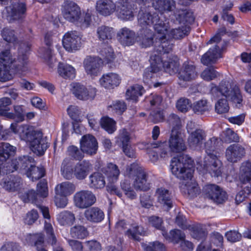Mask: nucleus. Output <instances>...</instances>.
<instances>
[{"instance_id":"nucleus-1","label":"nucleus","mask_w":251,"mask_h":251,"mask_svg":"<svg viewBox=\"0 0 251 251\" xmlns=\"http://www.w3.org/2000/svg\"><path fill=\"white\" fill-rule=\"evenodd\" d=\"M172 173L178 178L187 181L181 185V191L190 198H193L200 192L197 184L191 181L194 173V162L187 155H180L172 158L171 162Z\"/></svg>"},{"instance_id":"nucleus-2","label":"nucleus","mask_w":251,"mask_h":251,"mask_svg":"<svg viewBox=\"0 0 251 251\" xmlns=\"http://www.w3.org/2000/svg\"><path fill=\"white\" fill-rule=\"evenodd\" d=\"M210 92L214 97L225 96L237 107L239 108L242 105L243 98L240 90L238 86L232 81L223 80L218 86L211 84Z\"/></svg>"},{"instance_id":"nucleus-3","label":"nucleus","mask_w":251,"mask_h":251,"mask_svg":"<svg viewBox=\"0 0 251 251\" xmlns=\"http://www.w3.org/2000/svg\"><path fill=\"white\" fill-rule=\"evenodd\" d=\"M126 174L133 180L132 185L137 191H147L150 189L148 174L140 164L133 163L128 166L126 169Z\"/></svg>"},{"instance_id":"nucleus-4","label":"nucleus","mask_w":251,"mask_h":251,"mask_svg":"<svg viewBox=\"0 0 251 251\" xmlns=\"http://www.w3.org/2000/svg\"><path fill=\"white\" fill-rule=\"evenodd\" d=\"M138 24L144 27L146 26L153 25L157 33H164L169 28V23L163 21L156 13L141 9L138 14Z\"/></svg>"},{"instance_id":"nucleus-5","label":"nucleus","mask_w":251,"mask_h":251,"mask_svg":"<svg viewBox=\"0 0 251 251\" xmlns=\"http://www.w3.org/2000/svg\"><path fill=\"white\" fill-rule=\"evenodd\" d=\"M21 136L24 140L29 143L31 150L37 155H43L49 147L46 137H43V133L40 131L26 129Z\"/></svg>"},{"instance_id":"nucleus-6","label":"nucleus","mask_w":251,"mask_h":251,"mask_svg":"<svg viewBox=\"0 0 251 251\" xmlns=\"http://www.w3.org/2000/svg\"><path fill=\"white\" fill-rule=\"evenodd\" d=\"M239 179L243 184V189L239 191L236 196V203H240L243 201L251 193V163L246 162L242 163L239 173Z\"/></svg>"},{"instance_id":"nucleus-7","label":"nucleus","mask_w":251,"mask_h":251,"mask_svg":"<svg viewBox=\"0 0 251 251\" xmlns=\"http://www.w3.org/2000/svg\"><path fill=\"white\" fill-rule=\"evenodd\" d=\"M221 42V33H218L207 42V44L213 45L202 55L201 62L203 64L208 65L215 63L221 57V50L224 49L225 46Z\"/></svg>"},{"instance_id":"nucleus-8","label":"nucleus","mask_w":251,"mask_h":251,"mask_svg":"<svg viewBox=\"0 0 251 251\" xmlns=\"http://www.w3.org/2000/svg\"><path fill=\"white\" fill-rule=\"evenodd\" d=\"M37 191L31 190L25 193L21 196L25 202L31 201L36 202L40 198H44L48 195V189L46 180H41L37 185Z\"/></svg>"},{"instance_id":"nucleus-9","label":"nucleus","mask_w":251,"mask_h":251,"mask_svg":"<svg viewBox=\"0 0 251 251\" xmlns=\"http://www.w3.org/2000/svg\"><path fill=\"white\" fill-rule=\"evenodd\" d=\"M168 29L164 33H157L155 37V44L154 51L151 54L155 53L159 55L162 59L161 55L169 53L172 50L174 46L173 39H167L166 34Z\"/></svg>"},{"instance_id":"nucleus-10","label":"nucleus","mask_w":251,"mask_h":251,"mask_svg":"<svg viewBox=\"0 0 251 251\" xmlns=\"http://www.w3.org/2000/svg\"><path fill=\"white\" fill-rule=\"evenodd\" d=\"M203 192L205 198L216 203H222L227 198L226 193L216 184H210L205 185L203 187Z\"/></svg>"},{"instance_id":"nucleus-11","label":"nucleus","mask_w":251,"mask_h":251,"mask_svg":"<svg viewBox=\"0 0 251 251\" xmlns=\"http://www.w3.org/2000/svg\"><path fill=\"white\" fill-rule=\"evenodd\" d=\"M73 199L75 206L80 209L87 208L93 205L96 201L95 195L89 190L77 192Z\"/></svg>"},{"instance_id":"nucleus-12","label":"nucleus","mask_w":251,"mask_h":251,"mask_svg":"<svg viewBox=\"0 0 251 251\" xmlns=\"http://www.w3.org/2000/svg\"><path fill=\"white\" fill-rule=\"evenodd\" d=\"M102 64V59L95 56H87L83 62L85 72L91 76H96L100 74Z\"/></svg>"},{"instance_id":"nucleus-13","label":"nucleus","mask_w":251,"mask_h":251,"mask_svg":"<svg viewBox=\"0 0 251 251\" xmlns=\"http://www.w3.org/2000/svg\"><path fill=\"white\" fill-rule=\"evenodd\" d=\"M64 48L68 51L73 52L79 50L81 47V38L76 31L66 33L63 38Z\"/></svg>"},{"instance_id":"nucleus-14","label":"nucleus","mask_w":251,"mask_h":251,"mask_svg":"<svg viewBox=\"0 0 251 251\" xmlns=\"http://www.w3.org/2000/svg\"><path fill=\"white\" fill-rule=\"evenodd\" d=\"M73 94L75 97L82 100H92L96 95V89L93 88H87L79 83H73L72 84Z\"/></svg>"},{"instance_id":"nucleus-15","label":"nucleus","mask_w":251,"mask_h":251,"mask_svg":"<svg viewBox=\"0 0 251 251\" xmlns=\"http://www.w3.org/2000/svg\"><path fill=\"white\" fill-rule=\"evenodd\" d=\"M206 132L201 128H196L191 132L188 138L189 147L194 150H200L205 140Z\"/></svg>"},{"instance_id":"nucleus-16","label":"nucleus","mask_w":251,"mask_h":251,"mask_svg":"<svg viewBox=\"0 0 251 251\" xmlns=\"http://www.w3.org/2000/svg\"><path fill=\"white\" fill-rule=\"evenodd\" d=\"M168 144L170 151L173 152H181L186 149L182 135L178 130H174L172 131Z\"/></svg>"},{"instance_id":"nucleus-17","label":"nucleus","mask_w":251,"mask_h":251,"mask_svg":"<svg viewBox=\"0 0 251 251\" xmlns=\"http://www.w3.org/2000/svg\"><path fill=\"white\" fill-rule=\"evenodd\" d=\"M0 184L5 190L9 192H16L21 189L23 182L19 176L10 175L4 177Z\"/></svg>"},{"instance_id":"nucleus-18","label":"nucleus","mask_w":251,"mask_h":251,"mask_svg":"<svg viewBox=\"0 0 251 251\" xmlns=\"http://www.w3.org/2000/svg\"><path fill=\"white\" fill-rule=\"evenodd\" d=\"M81 151L89 155L96 153L98 148V144L96 138L91 134L83 136L80 141Z\"/></svg>"},{"instance_id":"nucleus-19","label":"nucleus","mask_w":251,"mask_h":251,"mask_svg":"<svg viewBox=\"0 0 251 251\" xmlns=\"http://www.w3.org/2000/svg\"><path fill=\"white\" fill-rule=\"evenodd\" d=\"M6 17L10 22L23 18L26 11L25 5L23 2H15L6 7Z\"/></svg>"},{"instance_id":"nucleus-20","label":"nucleus","mask_w":251,"mask_h":251,"mask_svg":"<svg viewBox=\"0 0 251 251\" xmlns=\"http://www.w3.org/2000/svg\"><path fill=\"white\" fill-rule=\"evenodd\" d=\"M115 4L121 19L124 20L133 19L134 15L130 0H118Z\"/></svg>"},{"instance_id":"nucleus-21","label":"nucleus","mask_w":251,"mask_h":251,"mask_svg":"<svg viewBox=\"0 0 251 251\" xmlns=\"http://www.w3.org/2000/svg\"><path fill=\"white\" fill-rule=\"evenodd\" d=\"M197 75L195 66L189 62H185L178 73L179 80L185 82L195 79Z\"/></svg>"},{"instance_id":"nucleus-22","label":"nucleus","mask_w":251,"mask_h":251,"mask_svg":"<svg viewBox=\"0 0 251 251\" xmlns=\"http://www.w3.org/2000/svg\"><path fill=\"white\" fill-rule=\"evenodd\" d=\"M154 33L147 27H143L137 33L136 42L142 48H149L153 45Z\"/></svg>"},{"instance_id":"nucleus-23","label":"nucleus","mask_w":251,"mask_h":251,"mask_svg":"<svg viewBox=\"0 0 251 251\" xmlns=\"http://www.w3.org/2000/svg\"><path fill=\"white\" fill-rule=\"evenodd\" d=\"M117 38L122 45L125 46H129L133 45L136 42L137 35L134 31L125 27L118 31Z\"/></svg>"},{"instance_id":"nucleus-24","label":"nucleus","mask_w":251,"mask_h":251,"mask_svg":"<svg viewBox=\"0 0 251 251\" xmlns=\"http://www.w3.org/2000/svg\"><path fill=\"white\" fill-rule=\"evenodd\" d=\"M245 154L244 148L237 144L231 145L227 148L226 156L228 161L234 163L240 160Z\"/></svg>"},{"instance_id":"nucleus-25","label":"nucleus","mask_w":251,"mask_h":251,"mask_svg":"<svg viewBox=\"0 0 251 251\" xmlns=\"http://www.w3.org/2000/svg\"><path fill=\"white\" fill-rule=\"evenodd\" d=\"M155 197L157 201L165 207L167 210L173 207V197L168 189L164 187L156 189Z\"/></svg>"},{"instance_id":"nucleus-26","label":"nucleus","mask_w":251,"mask_h":251,"mask_svg":"<svg viewBox=\"0 0 251 251\" xmlns=\"http://www.w3.org/2000/svg\"><path fill=\"white\" fill-rule=\"evenodd\" d=\"M62 13L66 20L72 23L76 22L81 15L79 7L73 2H70L64 6Z\"/></svg>"},{"instance_id":"nucleus-27","label":"nucleus","mask_w":251,"mask_h":251,"mask_svg":"<svg viewBox=\"0 0 251 251\" xmlns=\"http://www.w3.org/2000/svg\"><path fill=\"white\" fill-rule=\"evenodd\" d=\"M150 67L147 68L144 73V78L147 80L153 77L154 73L158 72L162 67V59L159 55L154 53L150 57Z\"/></svg>"},{"instance_id":"nucleus-28","label":"nucleus","mask_w":251,"mask_h":251,"mask_svg":"<svg viewBox=\"0 0 251 251\" xmlns=\"http://www.w3.org/2000/svg\"><path fill=\"white\" fill-rule=\"evenodd\" d=\"M96 8L100 14L107 16L114 12L116 4L112 0H97Z\"/></svg>"},{"instance_id":"nucleus-29","label":"nucleus","mask_w":251,"mask_h":251,"mask_svg":"<svg viewBox=\"0 0 251 251\" xmlns=\"http://www.w3.org/2000/svg\"><path fill=\"white\" fill-rule=\"evenodd\" d=\"M100 82L105 88L113 89L119 85L120 78L117 74L110 73L104 74L100 79Z\"/></svg>"},{"instance_id":"nucleus-30","label":"nucleus","mask_w":251,"mask_h":251,"mask_svg":"<svg viewBox=\"0 0 251 251\" xmlns=\"http://www.w3.org/2000/svg\"><path fill=\"white\" fill-rule=\"evenodd\" d=\"M101 172L107 177L108 184L117 181L120 173L118 167L113 163L108 164L101 169Z\"/></svg>"},{"instance_id":"nucleus-31","label":"nucleus","mask_w":251,"mask_h":251,"mask_svg":"<svg viewBox=\"0 0 251 251\" xmlns=\"http://www.w3.org/2000/svg\"><path fill=\"white\" fill-rule=\"evenodd\" d=\"M91 165L88 161L77 163L74 168V175L76 179L82 180L88 175Z\"/></svg>"},{"instance_id":"nucleus-32","label":"nucleus","mask_w":251,"mask_h":251,"mask_svg":"<svg viewBox=\"0 0 251 251\" xmlns=\"http://www.w3.org/2000/svg\"><path fill=\"white\" fill-rule=\"evenodd\" d=\"M86 219L93 223H99L104 219L103 211L97 207H93L86 210L84 212Z\"/></svg>"},{"instance_id":"nucleus-33","label":"nucleus","mask_w":251,"mask_h":251,"mask_svg":"<svg viewBox=\"0 0 251 251\" xmlns=\"http://www.w3.org/2000/svg\"><path fill=\"white\" fill-rule=\"evenodd\" d=\"M152 6L161 13L171 11L175 8L174 0H152Z\"/></svg>"},{"instance_id":"nucleus-34","label":"nucleus","mask_w":251,"mask_h":251,"mask_svg":"<svg viewBox=\"0 0 251 251\" xmlns=\"http://www.w3.org/2000/svg\"><path fill=\"white\" fill-rule=\"evenodd\" d=\"M16 148L8 143H0V161H6L16 153Z\"/></svg>"},{"instance_id":"nucleus-35","label":"nucleus","mask_w":251,"mask_h":251,"mask_svg":"<svg viewBox=\"0 0 251 251\" xmlns=\"http://www.w3.org/2000/svg\"><path fill=\"white\" fill-rule=\"evenodd\" d=\"M114 33L112 27L104 25L99 26L97 29V33L99 39L104 42L105 41L107 44L114 36Z\"/></svg>"},{"instance_id":"nucleus-36","label":"nucleus","mask_w":251,"mask_h":251,"mask_svg":"<svg viewBox=\"0 0 251 251\" xmlns=\"http://www.w3.org/2000/svg\"><path fill=\"white\" fill-rule=\"evenodd\" d=\"M12 164L14 165L15 170L20 168L26 171L28 168H31V165H34L35 163L32 157L27 155H24L19 157L17 160L13 161Z\"/></svg>"},{"instance_id":"nucleus-37","label":"nucleus","mask_w":251,"mask_h":251,"mask_svg":"<svg viewBox=\"0 0 251 251\" xmlns=\"http://www.w3.org/2000/svg\"><path fill=\"white\" fill-rule=\"evenodd\" d=\"M75 190V185L68 181L63 182L55 187L56 194L66 197L73 194Z\"/></svg>"},{"instance_id":"nucleus-38","label":"nucleus","mask_w":251,"mask_h":251,"mask_svg":"<svg viewBox=\"0 0 251 251\" xmlns=\"http://www.w3.org/2000/svg\"><path fill=\"white\" fill-rule=\"evenodd\" d=\"M58 72L60 76L66 79H73L75 76V68L67 64L60 62L58 67Z\"/></svg>"},{"instance_id":"nucleus-39","label":"nucleus","mask_w":251,"mask_h":251,"mask_svg":"<svg viewBox=\"0 0 251 251\" xmlns=\"http://www.w3.org/2000/svg\"><path fill=\"white\" fill-rule=\"evenodd\" d=\"M216 164V170L215 171L217 173H219L218 169L222 167V162L218 158L216 154L207 155L204 158L203 168L206 171L208 169L211 170V167L214 166Z\"/></svg>"},{"instance_id":"nucleus-40","label":"nucleus","mask_w":251,"mask_h":251,"mask_svg":"<svg viewBox=\"0 0 251 251\" xmlns=\"http://www.w3.org/2000/svg\"><path fill=\"white\" fill-rule=\"evenodd\" d=\"M148 221L150 226L160 230L164 237H167V232L163 226V220L161 218L156 216H151L148 218Z\"/></svg>"},{"instance_id":"nucleus-41","label":"nucleus","mask_w":251,"mask_h":251,"mask_svg":"<svg viewBox=\"0 0 251 251\" xmlns=\"http://www.w3.org/2000/svg\"><path fill=\"white\" fill-rule=\"evenodd\" d=\"M26 240L31 243L34 244L36 248V251H48L44 247V238L42 233H36L33 235H29Z\"/></svg>"},{"instance_id":"nucleus-42","label":"nucleus","mask_w":251,"mask_h":251,"mask_svg":"<svg viewBox=\"0 0 251 251\" xmlns=\"http://www.w3.org/2000/svg\"><path fill=\"white\" fill-rule=\"evenodd\" d=\"M188 229L191 231L192 237L197 240L204 239L207 234L205 226L201 224L193 225Z\"/></svg>"},{"instance_id":"nucleus-43","label":"nucleus","mask_w":251,"mask_h":251,"mask_svg":"<svg viewBox=\"0 0 251 251\" xmlns=\"http://www.w3.org/2000/svg\"><path fill=\"white\" fill-rule=\"evenodd\" d=\"M90 180V187L91 188L101 189L105 185L106 182L103 175L100 173L96 172L89 176Z\"/></svg>"},{"instance_id":"nucleus-44","label":"nucleus","mask_w":251,"mask_h":251,"mask_svg":"<svg viewBox=\"0 0 251 251\" xmlns=\"http://www.w3.org/2000/svg\"><path fill=\"white\" fill-rule=\"evenodd\" d=\"M58 223L62 226H71L75 221V215L71 212L64 211L57 216Z\"/></svg>"},{"instance_id":"nucleus-45","label":"nucleus","mask_w":251,"mask_h":251,"mask_svg":"<svg viewBox=\"0 0 251 251\" xmlns=\"http://www.w3.org/2000/svg\"><path fill=\"white\" fill-rule=\"evenodd\" d=\"M101 128L109 134H112L116 130V123L112 119L108 117H103L100 121Z\"/></svg>"},{"instance_id":"nucleus-46","label":"nucleus","mask_w":251,"mask_h":251,"mask_svg":"<svg viewBox=\"0 0 251 251\" xmlns=\"http://www.w3.org/2000/svg\"><path fill=\"white\" fill-rule=\"evenodd\" d=\"M41 57L43 58L49 67L52 69L55 66L56 61L53 57L51 47L42 48L40 50Z\"/></svg>"},{"instance_id":"nucleus-47","label":"nucleus","mask_w":251,"mask_h":251,"mask_svg":"<svg viewBox=\"0 0 251 251\" xmlns=\"http://www.w3.org/2000/svg\"><path fill=\"white\" fill-rule=\"evenodd\" d=\"M45 169L43 167L35 166V165H31V168L26 170V175L28 177L31 178L32 181L37 180L45 175Z\"/></svg>"},{"instance_id":"nucleus-48","label":"nucleus","mask_w":251,"mask_h":251,"mask_svg":"<svg viewBox=\"0 0 251 251\" xmlns=\"http://www.w3.org/2000/svg\"><path fill=\"white\" fill-rule=\"evenodd\" d=\"M11 103V100L7 97L2 98L0 99V115L5 116L10 119L14 118L13 113L9 112L10 110L9 106Z\"/></svg>"},{"instance_id":"nucleus-49","label":"nucleus","mask_w":251,"mask_h":251,"mask_svg":"<svg viewBox=\"0 0 251 251\" xmlns=\"http://www.w3.org/2000/svg\"><path fill=\"white\" fill-rule=\"evenodd\" d=\"M192 108L195 114L202 115L208 112L211 106L208 104L207 100H201L194 102Z\"/></svg>"},{"instance_id":"nucleus-50","label":"nucleus","mask_w":251,"mask_h":251,"mask_svg":"<svg viewBox=\"0 0 251 251\" xmlns=\"http://www.w3.org/2000/svg\"><path fill=\"white\" fill-rule=\"evenodd\" d=\"M161 63L165 71L171 75L175 74L178 71L179 63L177 60L169 59L164 62L162 60Z\"/></svg>"},{"instance_id":"nucleus-51","label":"nucleus","mask_w":251,"mask_h":251,"mask_svg":"<svg viewBox=\"0 0 251 251\" xmlns=\"http://www.w3.org/2000/svg\"><path fill=\"white\" fill-rule=\"evenodd\" d=\"M144 91V88L141 85L136 84L131 86L126 92V99L137 101L138 97L142 95Z\"/></svg>"},{"instance_id":"nucleus-52","label":"nucleus","mask_w":251,"mask_h":251,"mask_svg":"<svg viewBox=\"0 0 251 251\" xmlns=\"http://www.w3.org/2000/svg\"><path fill=\"white\" fill-rule=\"evenodd\" d=\"M176 19L179 22L191 24L194 21V17L192 12L186 10H179L176 14Z\"/></svg>"},{"instance_id":"nucleus-53","label":"nucleus","mask_w":251,"mask_h":251,"mask_svg":"<svg viewBox=\"0 0 251 251\" xmlns=\"http://www.w3.org/2000/svg\"><path fill=\"white\" fill-rule=\"evenodd\" d=\"M28 57L25 53L19 54L16 60H13L14 66L18 71L25 72L27 70Z\"/></svg>"},{"instance_id":"nucleus-54","label":"nucleus","mask_w":251,"mask_h":251,"mask_svg":"<svg viewBox=\"0 0 251 251\" xmlns=\"http://www.w3.org/2000/svg\"><path fill=\"white\" fill-rule=\"evenodd\" d=\"M145 230L141 226H136L132 227L126 231L125 234L131 239L139 241V235H143L145 234Z\"/></svg>"},{"instance_id":"nucleus-55","label":"nucleus","mask_w":251,"mask_h":251,"mask_svg":"<svg viewBox=\"0 0 251 251\" xmlns=\"http://www.w3.org/2000/svg\"><path fill=\"white\" fill-rule=\"evenodd\" d=\"M164 143L161 142H153L151 143V148H148L147 153L151 161L153 163L156 162L158 159V151L160 149L158 148L161 147Z\"/></svg>"},{"instance_id":"nucleus-56","label":"nucleus","mask_w":251,"mask_h":251,"mask_svg":"<svg viewBox=\"0 0 251 251\" xmlns=\"http://www.w3.org/2000/svg\"><path fill=\"white\" fill-rule=\"evenodd\" d=\"M70 234L74 238L83 239L88 233L86 228L82 226H75L71 228Z\"/></svg>"},{"instance_id":"nucleus-57","label":"nucleus","mask_w":251,"mask_h":251,"mask_svg":"<svg viewBox=\"0 0 251 251\" xmlns=\"http://www.w3.org/2000/svg\"><path fill=\"white\" fill-rule=\"evenodd\" d=\"M190 30V27L187 26L172 29L170 32V36L174 39H179L183 38L189 32Z\"/></svg>"},{"instance_id":"nucleus-58","label":"nucleus","mask_w":251,"mask_h":251,"mask_svg":"<svg viewBox=\"0 0 251 251\" xmlns=\"http://www.w3.org/2000/svg\"><path fill=\"white\" fill-rule=\"evenodd\" d=\"M220 141L218 138L212 137L205 143L204 147L207 155L216 154L215 150Z\"/></svg>"},{"instance_id":"nucleus-59","label":"nucleus","mask_w":251,"mask_h":251,"mask_svg":"<svg viewBox=\"0 0 251 251\" xmlns=\"http://www.w3.org/2000/svg\"><path fill=\"white\" fill-rule=\"evenodd\" d=\"M121 186L123 190L125 192V195L130 199H135L137 195L133 190L130 183L129 181L125 180L121 183Z\"/></svg>"},{"instance_id":"nucleus-60","label":"nucleus","mask_w":251,"mask_h":251,"mask_svg":"<svg viewBox=\"0 0 251 251\" xmlns=\"http://www.w3.org/2000/svg\"><path fill=\"white\" fill-rule=\"evenodd\" d=\"M13 59L12 58L9 50H6L2 51L0 53V65L5 66L11 67L13 63Z\"/></svg>"},{"instance_id":"nucleus-61","label":"nucleus","mask_w":251,"mask_h":251,"mask_svg":"<svg viewBox=\"0 0 251 251\" xmlns=\"http://www.w3.org/2000/svg\"><path fill=\"white\" fill-rule=\"evenodd\" d=\"M104 46L100 51V54L108 63L110 62L114 58L113 50L108 44Z\"/></svg>"},{"instance_id":"nucleus-62","label":"nucleus","mask_w":251,"mask_h":251,"mask_svg":"<svg viewBox=\"0 0 251 251\" xmlns=\"http://www.w3.org/2000/svg\"><path fill=\"white\" fill-rule=\"evenodd\" d=\"M165 238H168L175 243H177L179 241L183 240L185 234L179 229H173L170 231L169 234L167 233V237Z\"/></svg>"},{"instance_id":"nucleus-63","label":"nucleus","mask_w":251,"mask_h":251,"mask_svg":"<svg viewBox=\"0 0 251 251\" xmlns=\"http://www.w3.org/2000/svg\"><path fill=\"white\" fill-rule=\"evenodd\" d=\"M176 106L178 110L181 112H186L191 107L192 103L188 99L180 98L177 100Z\"/></svg>"},{"instance_id":"nucleus-64","label":"nucleus","mask_w":251,"mask_h":251,"mask_svg":"<svg viewBox=\"0 0 251 251\" xmlns=\"http://www.w3.org/2000/svg\"><path fill=\"white\" fill-rule=\"evenodd\" d=\"M83 251H101V246L96 240L88 241L84 243Z\"/></svg>"}]
</instances>
